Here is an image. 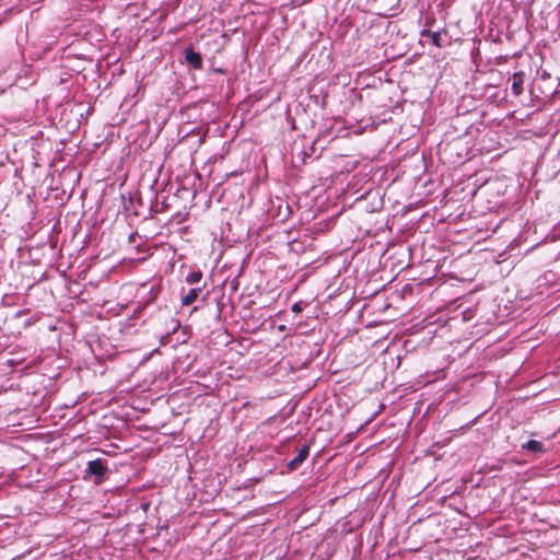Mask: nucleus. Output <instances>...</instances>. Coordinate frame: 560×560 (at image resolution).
Instances as JSON below:
<instances>
[{
	"label": "nucleus",
	"mask_w": 560,
	"mask_h": 560,
	"mask_svg": "<svg viewBox=\"0 0 560 560\" xmlns=\"http://www.w3.org/2000/svg\"><path fill=\"white\" fill-rule=\"evenodd\" d=\"M107 467L105 465V462L101 458L90 460L88 463L86 469H85V478L88 476H94L95 477V483H100L107 472Z\"/></svg>",
	"instance_id": "1"
},
{
	"label": "nucleus",
	"mask_w": 560,
	"mask_h": 560,
	"mask_svg": "<svg viewBox=\"0 0 560 560\" xmlns=\"http://www.w3.org/2000/svg\"><path fill=\"white\" fill-rule=\"evenodd\" d=\"M527 81V75L524 71L514 72L509 82H511V91L514 96H520L524 92V84Z\"/></svg>",
	"instance_id": "2"
},
{
	"label": "nucleus",
	"mask_w": 560,
	"mask_h": 560,
	"mask_svg": "<svg viewBox=\"0 0 560 560\" xmlns=\"http://www.w3.org/2000/svg\"><path fill=\"white\" fill-rule=\"evenodd\" d=\"M308 455L310 445L305 444L299 450L296 456L288 463L289 470L294 471L298 468H300L304 460L308 457Z\"/></svg>",
	"instance_id": "3"
},
{
	"label": "nucleus",
	"mask_w": 560,
	"mask_h": 560,
	"mask_svg": "<svg viewBox=\"0 0 560 560\" xmlns=\"http://www.w3.org/2000/svg\"><path fill=\"white\" fill-rule=\"evenodd\" d=\"M442 35H446V31L443 30L442 32H432L429 30H422L420 32V36L422 38H428L434 46L439 48L444 46L442 43Z\"/></svg>",
	"instance_id": "4"
},
{
	"label": "nucleus",
	"mask_w": 560,
	"mask_h": 560,
	"mask_svg": "<svg viewBox=\"0 0 560 560\" xmlns=\"http://www.w3.org/2000/svg\"><path fill=\"white\" fill-rule=\"evenodd\" d=\"M185 59L187 63L191 66L194 69L199 70L202 68V57L192 48H188L185 50Z\"/></svg>",
	"instance_id": "5"
},
{
	"label": "nucleus",
	"mask_w": 560,
	"mask_h": 560,
	"mask_svg": "<svg viewBox=\"0 0 560 560\" xmlns=\"http://www.w3.org/2000/svg\"><path fill=\"white\" fill-rule=\"evenodd\" d=\"M202 291V288H192L190 289L185 295L182 296V305L188 306L192 304L197 299L200 292Z\"/></svg>",
	"instance_id": "6"
},
{
	"label": "nucleus",
	"mask_w": 560,
	"mask_h": 560,
	"mask_svg": "<svg viewBox=\"0 0 560 560\" xmlns=\"http://www.w3.org/2000/svg\"><path fill=\"white\" fill-rule=\"evenodd\" d=\"M522 447L532 453H539L544 451V444L536 440H529Z\"/></svg>",
	"instance_id": "7"
},
{
	"label": "nucleus",
	"mask_w": 560,
	"mask_h": 560,
	"mask_svg": "<svg viewBox=\"0 0 560 560\" xmlns=\"http://www.w3.org/2000/svg\"><path fill=\"white\" fill-rule=\"evenodd\" d=\"M201 279L202 272L200 270H194L186 276V282L189 284L198 283Z\"/></svg>",
	"instance_id": "8"
},
{
	"label": "nucleus",
	"mask_w": 560,
	"mask_h": 560,
	"mask_svg": "<svg viewBox=\"0 0 560 560\" xmlns=\"http://www.w3.org/2000/svg\"><path fill=\"white\" fill-rule=\"evenodd\" d=\"M292 312L294 313H300L302 312V304L301 302H295L292 307H291Z\"/></svg>",
	"instance_id": "9"
}]
</instances>
